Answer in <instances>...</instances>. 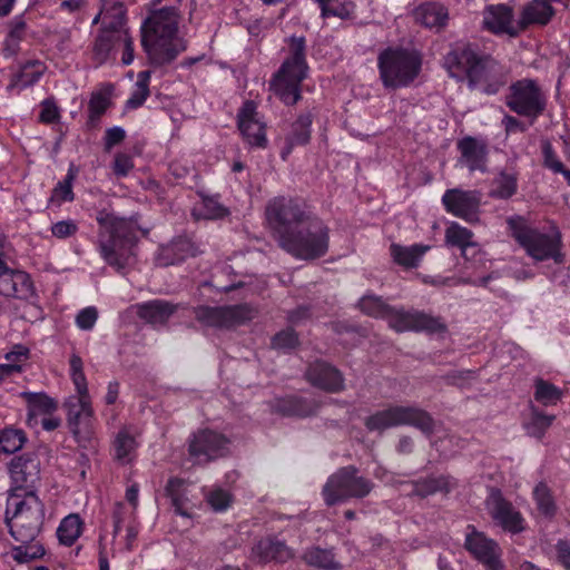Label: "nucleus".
<instances>
[{"label": "nucleus", "mask_w": 570, "mask_h": 570, "mask_svg": "<svg viewBox=\"0 0 570 570\" xmlns=\"http://www.w3.org/2000/svg\"><path fill=\"white\" fill-rule=\"evenodd\" d=\"M45 509L33 491L24 492L21 498L12 493L7 503L6 521L11 537L19 542L11 550V557L18 563L40 559L46 550L40 539Z\"/></svg>", "instance_id": "obj_1"}, {"label": "nucleus", "mask_w": 570, "mask_h": 570, "mask_svg": "<svg viewBox=\"0 0 570 570\" xmlns=\"http://www.w3.org/2000/svg\"><path fill=\"white\" fill-rule=\"evenodd\" d=\"M444 66L452 77H465L470 88L487 95L498 94L507 81L502 66L470 43L456 45L444 57Z\"/></svg>", "instance_id": "obj_2"}, {"label": "nucleus", "mask_w": 570, "mask_h": 570, "mask_svg": "<svg viewBox=\"0 0 570 570\" xmlns=\"http://www.w3.org/2000/svg\"><path fill=\"white\" fill-rule=\"evenodd\" d=\"M141 46L150 65L161 67L186 50L178 37V10L165 7L153 12L141 27Z\"/></svg>", "instance_id": "obj_3"}, {"label": "nucleus", "mask_w": 570, "mask_h": 570, "mask_svg": "<svg viewBox=\"0 0 570 570\" xmlns=\"http://www.w3.org/2000/svg\"><path fill=\"white\" fill-rule=\"evenodd\" d=\"M96 220L99 224L98 248L104 261L117 272L134 264L138 239L136 224L107 210L98 212Z\"/></svg>", "instance_id": "obj_4"}, {"label": "nucleus", "mask_w": 570, "mask_h": 570, "mask_svg": "<svg viewBox=\"0 0 570 570\" xmlns=\"http://www.w3.org/2000/svg\"><path fill=\"white\" fill-rule=\"evenodd\" d=\"M423 57L416 49L389 47L377 57L380 79L385 89L411 86L422 70Z\"/></svg>", "instance_id": "obj_5"}, {"label": "nucleus", "mask_w": 570, "mask_h": 570, "mask_svg": "<svg viewBox=\"0 0 570 570\" xmlns=\"http://www.w3.org/2000/svg\"><path fill=\"white\" fill-rule=\"evenodd\" d=\"M291 56L282 63L271 81L274 94L288 106L301 99V86L307 76L308 66L305 58L306 41L304 37L289 38Z\"/></svg>", "instance_id": "obj_6"}, {"label": "nucleus", "mask_w": 570, "mask_h": 570, "mask_svg": "<svg viewBox=\"0 0 570 570\" xmlns=\"http://www.w3.org/2000/svg\"><path fill=\"white\" fill-rule=\"evenodd\" d=\"M511 236L523 247L527 254L537 262L553 259L556 264L563 263L561 253V235L558 230L553 234L541 233L525 224L521 216H511L507 219Z\"/></svg>", "instance_id": "obj_7"}, {"label": "nucleus", "mask_w": 570, "mask_h": 570, "mask_svg": "<svg viewBox=\"0 0 570 570\" xmlns=\"http://www.w3.org/2000/svg\"><path fill=\"white\" fill-rule=\"evenodd\" d=\"M364 424L368 431L377 432L410 425L430 436L434 432L435 420L428 411L419 406L391 405L367 416Z\"/></svg>", "instance_id": "obj_8"}, {"label": "nucleus", "mask_w": 570, "mask_h": 570, "mask_svg": "<svg viewBox=\"0 0 570 570\" xmlns=\"http://www.w3.org/2000/svg\"><path fill=\"white\" fill-rule=\"evenodd\" d=\"M330 229L318 217L306 222L281 247L298 259L313 261L328 252Z\"/></svg>", "instance_id": "obj_9"}, {"label": "nucleus", "mask_w": 570, "mask_h": 570, "mask_svg": "<svg viewBox=\"0 0 570 570\" xmlns=\"http://www.w3.org/2000/svg\"><path fill=\"white\" fill-rule=\"evenodd\" d=\"M505 106L533 122L547 110L548 95L538 80L522 78L510 85Z\"/></svg>", "instance_id": "obj_10"}, {"label": "nucleus", "mask_w": 570, "mask_h": 570, "mask_svg": "<svg viewBox=\"0 0 570 570\" xmlns=\"http://www.w3.org/2000/svg\"><path fill=\"white\" fill-rule=\"evenodd\" d=\"M314 217L301 202L284 196L275 197L266 206V218L277 234L279 245Z\"/></svg>", "instance_id": "obj_11"}, {"label": "nucleus", "mask_w": 570, "mask_h": 570, "mask_svg": "<svg viewBox=\"0 0 570 570\" xmlns=\"http://www.w3.org/2000/svg\"><path fill=\"white\" fill-rule=\"evenodd\" d=\"M374 483L358 475L354 465H347L333 473L323 487V497L327 505L345 502L348 499H362L371 493Z\"/></svg>", "instance_id": "obj_12"}, {"label": "nucleus", "mask_w": 570, "mask_h": 570, "mask_svg": "<svg viewBox=\"0 0 570 570\" xmlns=\"http://www.w3.org/2000/svg\"><path fill=\"white\" fill-rule=\"evenodd\" d=\"M194 315L203 325L216 328H230L253 320L255 311L248 304L216 307L197 306L194 308Z\"/></svg>", "instance_id": "obj_13"}, {"label": "nucleus", "mask_w": 570, "mask_h": 570, "mask_svg": "<svg viewBox=\"0 0 570 570\" xmlns=\"http://www.w3.org/2000/svg\"><path fill=\"white\" fill-rule=\"evenodd\" d=\"M387 323L391 328L399 333L426 332L434 334L446 331V325L441 317H435L417 309H405L403 307H392Z\"/></svg>", "instance_id": "obj_14"}, {"label": "nucleus", "mask_w": 570, "mask_h": 570, "mask_svg": "<svg viewBox=\"0 0 570 570\" xmlns=\"http://www.w3.org/2000/svg\"><path fill=\"white\" fill-rule=\"evenodd\" d=\"M228 451V439L208 429L194 433L189 439L188 454L197 464H207L227 455Z\"/></svg>", "instance_id": "obj_15"}, {"label": "nucleus", "mask_w": 570, "mask_h": 570, "mask_svg": "<svg viewBox=\"0 0 570 570\" xmlns=\"http://www.w3.org/2000/svg\"><path fill=\"white\" fill-rule=\"evenodd\" d=\"M464 548L487 570H503L504 566L501 561V548L498 542L487 537L483 532L478 531L472 524L466 528Z\"/></svg>", "instance_id": "obj_16"}, {"label": "nucleus", "mask_w": 570, "mask_h": 570, "mask_svg": "<svg viewBox=\"0 0 570 570\" xmlns=\"http://www.w3.org/2000/svg\"><path fill=\"white\" fill-rule=\"evenodd\" d=\"M482 194L479 190L448 189L442 196L445 210L468 223L478 220Z\"/></svg>", "instance_id": "obj_17"}, {"label": "nucleus", "mask_w": 570, "mask_h": 570, "mask_svg": "<svg viewBox=\"0 0 570 570\" xmlns=\"http://www.w3.org/2000/svg\"><path fill=\"white\" fill-rule=\"evenodd\" d=\"M460 153L459 163L470 171L485 173L488 170L489 145L487 139L465 136L458 140Z\"/></svg>", "instance_id": "obj_18"}, {"label": "nucleus", "mask_w": 570, "mask_h": 570, "mask_svg": "<svg viewBox=\"0 0 570 570\" xmlns=\"http://www.w3.org/2000/svg\"><path fill=\"white\" fill-rule=\"evenodd\" d=\"M0 294L18 299H27L33 294V284L30 276L26 272L8 267L1 257Z\"/></svg>", "instance_id": "obj_19"}, {"label": "nucleus", "mask_w": 570, "mask_h": 570, "mask_svg": "<svg viewBox=\"0 0 570 570\" xmlns=\"http://www.w3.org/2000/svg\"><path fill=\"white\" fill-rule=\"evenodd\" d=\"M9 470L17 490L24 489L27 492L39 481L40 460L33 453H24L11 460Z\"/></svg>", "instance_id": "obj_20"}, {"label": "nucleus", "mask_w": 570, "mask_h": 570, "mask_svg": "<svg viewBox=\"0 0 570 570\" xmlns=\"http://www.w3.org/2000/svg\"><path fill=\"white\" fill-rule=\"evenodd\" d=\"M306 380L315 387L330 393H337L344 390L343 374L325 361L311 363L305 372Z\"/></svg>", "instance_id": "obj_21"}, {"label": "nucleus", "mask_w": 570, "mask_h": 570, "mask_svg": "<svg viewBox=\"0 0 570 570\" xmlns=\"http://www.w3.org/2000/svg\"><path fill=\"white\" fill-rule=\"evenodd\" d=\"M237 117L238 128L247 142L258 148H265L267 146L265 125L258 118L255 104L246 101Z\"/></svg>", "instance_id": "obj_22"}, {"label": "nucleus", "mask_w": 570, "mask_h": 570, "mask_svg": "<svg viewBox=\"0 0 570 570\" xmlns=\"http://www.w3.org/2000/svg\"><path fill=\"white\" fill-rule=\"evenodd\" d=\"M489 507L492 519L503 530L511 533H520L524 530V519L521 513L499 492L491 497Z\"/></svg>", "instance_id": "obj_23"}, {"label": "nucleus", "mask_w": 570, "mask_h": 570, "mask_svg": "<svg viewBox=\"0 0 570 570\" xmlns=\"http://www.w3.org/2000/svg\"><path fill=\"white\" fill-rule=\"evenodd\" d=\"M67 421L71 433L79 436L88 433L92 417V409L89 397L72 396L66 403Z\"/></svg>", "instance_id": "obj_24"}, {"label": "nucleus", "mask_w": 570, "mask_h": 570, "mask_svg": "<svg viewBox=\"0 0 570 570\" xmlns=\"http://www.w3.org/2000/svg\"><path fill=\"white\" fill-rule=\"evenodd\" d=\"M483 27L493 33H508L515 36L518 30L513 27V10L507 4H490L483 11Z\"/></svg>", "instance_id": "obj_25"}, {"label": "nucleus", "mask_w": 570, "mask_h": 570, "mask_svg": "<svg viewBox=\"0 0 570 570\" xmlns=\"http://www.w3.org/2000/svg\"><path fill=\"white\" fill-rule=\"evenodd\" d=\"M293 557V550L276 538H264L252 548V558L262 563L271 561L284 563Z\"/></svg>", "instance_id": "obj_26"}, {"label": "nucleus", "mask_w": 570, "mask_h": 570, "mask_svg": "<svg viewBox=\"0 0 570 570\" xmlns=\"http://www.w3.org/2000/svg\"><path fill=\"white\" fill-rule=\"evenodd\" d=\"M313 116L311 112L301 114L291 125L284 137V146L281 149V157L286 160L296 146H304L311 140V126Z\"/></svg>", "instance_id": "obj_27"}, {"label": "nucleus", "mask_w": 570, "mask_h": 570, "mask_svg": "<svg viewBox=\"0 0 570 570\" xmlns=\"http://www.w3.org/2000/svg\"><path fill=\"white\" fill-rule=\"evenodd\" d=\"M136 314L146 323L158 326L165 325L177 311L178 304L165 299H151L135 306Z\"/></svg>", "instance_id": "obj_28"}, {"label": "nucleus", "mask_w": 570, "mask_h": 570, "mask_svg": "<svg viewBox=\"0 0 570 570\" xmlns=\"http://www.w3.org/2000/svg\"><path fill=\"white\" fill-rule=\"evenodd\" d=\"M122 23L110 21L101 28L94 43V59L99 63L106 62L111 53L117 50Z\"/></svg>", "instance_id": "obj_29"}, {"label": "nucleus", "mask_w": 570, "mask_h": 570, "mask_svg": "<svg viewBox=\"0 0 570 570\" xmlns=\"http://www.w3.org/2000/svg\"><path fill=\"white\" fill-rule=\"evenodd\" d=\"M321 407L320 402L315 399H306L302 396H286L278 399L275 409L285 416L306 417L314 415Z\"/></svg>", "instance_id": "obj_30"}, {"label": "nucleus", "mask_w": 570, "mask_h": 570, "mask_svg": "<svg viewBox=\"0 0 570 570\" xmlns=\"http://www.w3.org/2000/svg\"><path fill=\"white\" fill-rule=\"evenodd\" d=\"M413 17L422 26L440 30L448 22L449 11L439 2H426L414 9Z\"/></svg>", "instance_id": "obj_31"}, {"label": "nucleus", "mask_w": 570, "mask_h": 570, "mask_svg": "<svg viewBox=\"0 0 570 570\" xmlns=\"http://www.w3.org/2000/svg\"><path fill=\"white\" fill-rule=\"evenodd\" d=\"M195 255L196 250L193 243L187 238L179 237L167 246L161 247L158 255V264L161 266L174 265L183 262L188 256Z\"/></svg>", "instance_id": "obj_32"}, {"label": "nucleus", "mask_w": 570, "mask_h": 570, "mask_svg": "<svg viewBox=\"0 0 570 570\" xmlns=\"http://www.w3.org/2000/svg\"><path fill=\"white\" fill-rule=\"evenodd\" d=\"M429 249L430 246L422 244H413L411 246L392 244L390 246V254L397 265L404 268H415Z\"/></svg>", "instance_id": "obj_33"}, {"label": "nucleus", "mask_w": 570, "mask_h": 570, "mask_svg": "<svg viewBox=\"0 0 570 570\" xmlns=\"http://www.w3.org/2000/svg\"><path fill=\"white\" fill-rule=\"evenodd\" d=\"M456 485L449 475L430 476L412 482V494L426 498L438 492L449 493Z\"/></svg>", "instance_id": "obj_34"}, {"label": "nucleus", "mask_w": 570, "mask_h": 570, "mask_svg": "<svg viewBox=\"0 0 570 570\" xmlns=\"http://www.w3.org/2000/svg\"><path fill=\"white\" fill-rule=\"evenodd\" d=\"M554 14V10L549 0H533L530 2L522 12L521 27L528 24H547Z\"/></svg>", "instance_id": "obj_35"}, {"label": "nucleus", "mask_w": 570, "mask_h": 570, "mask_svg": "<svg viewBox=\"0 0 570 570\" xmlns=\"http://www.w3.org/2000/svg\"><path fill=\"white\" fill-rule=\"evenodd\" d=\"M137 442L128 429H121L112 442L114 459L120 464L130 463L136 454Z\"/></svg>", "instance_id": "obj_36"}, {"label": "nucleus", "mask_w": 570, "mask_h": 570, "mask_svg": "<svg viewBox=\"0 0 570 570\" xmlns=\"http://www.w3.org/2000/svg\"><path fill=\"white\" fill-rule=\"evenodd\" d=\"M302 559L306 564L322 570H340L342 568L330 549H322L320 547L308 548L304 551Z\"/></svg>", "instance_id": "obj_37"}, {"label": "nucleus", "mask_w": 570, "mask_h": 570, "mask_svg": "<svg viewBox=\"0 0 570 570\" xmlns=\"http://www.w3.org/2000/svg\"><path fill=\"white\" fill-rule=\"evenodd\" d=\"M199 196L202 202L193 209L195 218L217 219L228 214V209L219 203L217 196H205L203 193Z\"/></svg>", "instance_id": "obj_38"}, {"label": "nucleus", "mask_w": 570, "mask_h": 570, "mask_svg": "<svg viewBox=\"0 0 570 570\" xmlns=\"http://www.w3.org/2000/svg\"><path fill=\"white\" fill-rule=\"evenodd\" d=\"M321 9L323 18L337 17L340 19H351L354 16L355 6L346 0H315Z\"/></svg>", "instance_id": "obj_39"}, {"label": "nucleus", "mask_w": 570, "mask_h": 570, "mask_svg": "<svg viewBox=\"0 0 570 570\" xmlns=\"http://www.w3.org/2000/svg\"><path fill=\"white\" fill-rule=\"evenodd\" d=\"M166 494L170 498L171 505L175 508V512L181 517H189L187 512V497L185 482L178 478H171L168 480L166 485Z\"/></svg>", "instance_id": "obj_40"}, {"label": "nucleus", "mask_w": 570, "mask_h": 570, "mask_svg": "<svg viewBox=\"0 0 570 570\" xmlns=\"http://www.w3.org/2000/svg\"><path fill=\"white\" fill-rule=\"evenodd\" d=\"M82 521L78 514H69L60 522L57 535L60 543L70 547L81 534Z\"/></svg>", "instance_id": "obj_41"}, {"label": "nucleus", "mask_w": 570, "mask_h": 570, "mask_svg": "<svg viewBox=\"0 0 570 570\" xmlns=\"http://www.w3.org/2000/svg\"><path fill=\"white\" fill-rule=\"evenodd\" d=\"M151 71L142 70L137 75V81L134 86V90L126 101V107L128 109H137L144 105L146 99L149 97V81H150Z\"/></svg>", "instance_id": "obj_42"}, {"label": "nucleus", "mask_w": 570, "mask_h": 570, "mask_svg": "<svg viewBox=\"0 0 570 570\" xmlns=\"http://www.w3.org/2000/svg\"><path fill=\"white\" fill-rule=\"evenodd\" d=\"M358 307L368 316L385 318L387 321L393 306L386 304L380 296L366 294L358 301Z\"/></svg>", "instance_id": "obj_43"}, {"label": "nucleus", "mask_w": 570, "mask_h": 570, "mask_svg": "<svg viewBox=\"0 0 570 570\" xmlns=\"http://www.w3.org/2000/svg\"><path fill=\"white\" fill-rule=\"evenodd\" d=\"M562 395L563 393L558 386L543 379H535L534 400L537 402L544 406L554 405L561 400Z\"/></svg>", "instance_id": "obj_44"}, {"label": "nucleus", "mask_w": 570, "mask_h": 570, "mask_svg": "<svg viewBox=\"0 0 570 570\" xmlns=\"http://www.w3.org/2000/svg\"><path fill=\"white\" fill-rule=\"evenodd\" d=\"M518 178L514 173L501 171L493 179V189L491 195L497 198L508 199L513 196L518 188Z\"/></svg>", "instance_id": "obj_45"}, {"label": "nucleus", "mask_w": 570, "mask_h": 570, "mask_svg": "<svg viewBox=\"0 0 570 570\" xmlns=\"http://www.w3.org/2000/svg\"><path fill=\"white\" fill-rule=\"evenodd\" d=\"M554 419V415H547L537 407L531 406L530 420L524 426L529 435L541 439L546 431L551 426Z\"/></svg>", "instance_id": "obj_46"}, {"label": "nucleus", "mask_w": 570, "mask_h": 570, "mask_svg": "<svg viewBox=\"0 0 570 570\" xmlns=\"http://www.w3.org/2000/svg\"><path fill=\"white\" fill-rule=\"evenodd\" d=\"M21 396L27 401L31 414H51L57 410V403L46 394L23 392Z\"/></svg>", "instance_id": "obj_47"}, {"label": "nucleus", "mask_w": 570, "mask_h": 570, "mask_svg": "<svg viewBox=\"0 0 570 570\" xmlns=\"http://www.w3.org/2000/svg\"><path fill=\"white\" fill-rule=\"evenodd\" d=\"M110 106V98L102 92H94L88 104V120L87 126L89 128L98 127L101 116L106 112Z\"/></svg>", "instance_id": "obj_48"}, {"label": "nucleus", "mask_w": 570, "mask_h": 570, "mask_svg": "<svg viewBox=\"0 0 570 570\" xmlns=\"http://www.w3.org/2000/svg\"><path fill=\"white\" fill-rule=\"evenodd\" d=\"M26 442L22 430L4 429L0 432V453L12 454L19 451Z\"/></svg>", "instance_id": "obj_49"}, {"label": "nucleus", "mask_w": 570, "mask_h": 570, "mask_svg": "<svg viewBox=\"0 0 570 570\" xmlns=\"http://www.w3.org/2000/svg\"><path fill=\"white\" fill-rule=\"evenodd\" d=\"M473 234L458 223H452L445 230V240L449 245L461 248L463 252L466 247L474 245L472 242Z\"/></svg>", "instance_id": "obj_50"}, {"label": "nucleus", "mask_w": 570, "mask_h": 570, "mask_svg": "<svg viewBox=\"0 0 570 570\" xmlns=\"http://www.w3.org/2000/svg\"><path fill=\"white\" fill-rule=\"evenodd\" d=\"M42 72L43 68L39 61L27 62L22 67L21 72L17 76V79L12 81L9 88L16 86H19L20 88H27L32 86L33 83L38 82Z\"/></svg>", "instance_id": "obj_51"}, {"label": "nucleus", "mask_w": 570, "mask_h": 570, "mask_svg": "<svg viewBox=\"0 0 570 570\" xmlns=\"http://www.w3.org/2000/svg\"><path fill=\"white\" fill-rule=\"evenodd\" d=\"M533 497L537 502V507L542 514L547 517L554 515L556 504L551 491L546 483L540 482L535 485Z\"/></svg>", "instance_id": "obj_52"}, {"label": "nucleus", "mask_w": 570, "mask_h": 570, "mask_svg": "<svg viewBox=\"0 0 570 570\" xmlns=\"http://www.w3.org/2000/svg\"><path fill=\"white\" fill-rule=\"evenodd\" d=\"M73 179L75 175L71 170H69L66 177L62 180L58 181V184L53 188L49 202L51 204L57 205H60L63 202H72L75 198V194L72 191Z\"/></svg>", "instance_id": "obj_53"}, {"label": "nucleus", "mask_w": 570, "mask_h": 570, "mask_svg": "<svg viewBox=\"0 0 570 570\" xmlns=\"http://www.w3.org/2000/svg\"><path fill=\"white\" fill-rule=\"evenodd\" d=\"M272 345L277 350L289 351L298 345V336L293 328H286L273 337Z\"/></svg>", "instance_id": "obj_54"}, {"label": "nucleus", "mask_w": 570, "mask_h": 570, "mask_svg": "<svg viewBox=\"0 0 570 570\" xmlns=\"http://www.w3.org/2000/svg\"><path fill=\"white\" fill-rule=\"evenodd\" d=\"M100 8L105 19L111 18V21L124 23L126 10L121 0H100Z\"/></svg>", "instance_id": "obj_55"}, {"label": "nucleus", "mask_w": 570, "mask_h": 570, "mask_svg": "<svg viewBox=\"0 0 570 570\" xmlns=\"http://www.w3.org/2000/svg\"><path fill=\"white\" fill-rule=\"evenodd\" d=\"M98 320V311L95 306L82 308L76 316V325L82 331L94 328Z\"/></svg>", "instance_id": "obj_56"}, {"label": "nucleus", "mask_w": 570, "mask_h": 570, "mask_svg": "<svg viewBox=\"0 0 570 570\" xmlns=\"http://www.w3.org/2000/svg\"><path fill=\"white\" fill-rule=\"evenodd\" d=\"M118 47H122V57L121 61L124 65L128 66L134 61V42L132 38L124 26L120 30V38L118 42Z\"/></svg>", "instance_id": "obj_57"}, {"label": "nucleus", "mask_w": 570, "mask_h": 570, "mask_svg": "<svg viewBox=\"0 0 570 570\" xmlns=\"http://www.w3.org/2000/svg\"><path fill=\"white\" fill-rule=\"evenodd\" d=\"M475 379V372L471 370H455L449 372L444 380L450 385H456L460 387L465 386L469 384L472 380Z\"/></svg>", "instance_id": "obj_58"}, {"label": "nucleus", "mask_w": 570, "mask_h": 570, "mask_svg": "<svg viewBox=\"0 0 570 570\" xmlns=\"http://www.w3.org/2000/svg\"><path fill=\"white\" fill-rule=\"evenodd\" d=\"M77 230L78 226L72 219L60 220L51 226V234L59 239H66L73 236Z\"/></svg>", "instance_id": "obj_59"}, {"label": "nucleus", "mask_w": 570, "mask_h": 570, "mask_svg": "<svg viewBox=\"0 0 570 570\" xmlns=\"http://www.w3.org/2000/svg\"><path fill=\"white\" fill-rule=\"evenodd\" d=\"M126 138V131L124 128L115 126L108 128L104 136V149L110 151L115 146L121 144Z\"/></svg>", "instance_id": "obj_60"}, {"label": "nucleus", "mask_w": 570, "mask_h": 570, "mask_svg": "<svg viewBox=\"0 0 570 570\" xmlns=\"http://www.w3.org/2000/svg\"><path fill=\"white\" fill-rule=\"evenodd\" d=\"M208 503L216 511H223L228 508L230 503V494L227 491L217 489L209 493Z\"/></svg>", "instance_id": "obj_61"}, {"label": "nucleus", "mask_w": 570, "mask_h": 570, "mask_svg": "<svg viewBox=\"0 0 570 570\" xmlns=\"http://www.w3.org/2000/svg\"><path fill=\"white\" fill-rule=\"evenodd\" d=\"M39 119L45 124H52L59 119V110L53 100L46 99L42 101Z\"/></svg>", "instance_id": "obj_62"}, {"label": "nucleus", "mask_w": 570, "mask_h": 570, "mask_svg": "<svg viewBox=\"0 0 570 570\" xmlns=\"http://www.w3.org/2000/svg\"><path fill=\"white\" fill-rule=\"evenodd\" d=\"M26 30V22L21 16L14 17L10 22V31L8 33L7 42L8 43H18Z\"/></svg>", "instance_id": "obj_63"}, {"label": "nucleus", "mask_w": 570, "mask_h": 570, "mask_svg": "<svg viewBox=\"0 0 570 570\" xmlns=\"http://www.w3.org/2000/svg\"><path fill=\"white\" fill-rule=\"evenodd\" d=\"M30 355V351L27 346L22 344H17L12 347L11 351L6 353L4 358L8 363L19 364L22 366V363L27 362Z\"/></svg>", "instance_id": "obj_64"}]
</instances>
